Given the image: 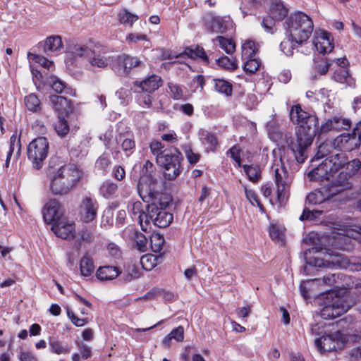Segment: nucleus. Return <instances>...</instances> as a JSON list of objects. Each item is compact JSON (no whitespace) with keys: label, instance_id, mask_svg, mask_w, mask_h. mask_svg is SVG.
<instances>
[{"label":"nucleus","instance_id":"nucleus-1","mask_svg":"<svg viewBox=\"0 0 361 361\" xmlns=\"http://www.w3.org/2000/svg\"><path fill=\"white\" fill-rule=\"evenodd\" d=\"M290 119L297 125L295 140L288 147L298 163L305 162L307 158L308 148L312 143L318 130V118L302 109L300 104L293 105L289 111Z\"/></svg>","mask_w":361,"mask_h":361},{"label":"nucleus","instance_id":"nucleus-2","mask_svg":"<svg viewBox=\"0 0 361 361\" xmlns=\"http://www.w3.org/2000/svg\"><path fill=\"white\" fill-rule=\"evenodd\" d=\"M290 119L297 125L295 140L288 147L298 163L305 162L307 158L308 148L312 143L318 130V118L302 109L300 104L293 105L289 111Z\"/></svg>","mask_w":361,"mask_h":361},{"label":"nucleus","instance_id":"nucleus-3","mask_svg":"<svg viewBox=\"0 0 361 361\" xmlns=\"http://www.w3.org/2000/svg\"><path fill=\"white\" fill-rule=\"evenodd\" d=\"M149 148L156 157L157 164L164 169V178L168 180H175L183 170L181 152L174 146L166 147L159 141L152 142Z\"/></svg>","mask_w":361,"mask_h":361},{"label":"nucleus","instance_id":"nucleus-4","mask_svg":"<svg viewBox=\"0 0 361 361\" xmlns=\"http://www.w3.org/2000/svg\"><path fill=\"white\" fill-rule=\"evenodd\" d=\"M311 253V250L308 249L304 253L305 260L307 264L311 267L329 269H348L350 271H361V257H350L334 252L331 250H327L323 257H308Z\"/></svg>","mask_w":361,"mask_h":361},{"label":"nucleus","instance_id":"nucleus-5","mask_svg":"<svg viewBox=\"0 0 361 361\" xmlns=\"http://www.w3.org/2000/svg\"><path fill=\"white\" fill-rule=\"evenodd\" d=\"M81 178V171L74 164L61 166L51 178L50 189L54 195L68 194Z\"/></svg>","mask_w":361,"mask_h":361},{"label":"nucleus","instance_id":"nucleus-6","mask_svg":"<svg viewBox=\"0 0 361 361\" xmlns=\"http://www.w3.org/2000/svg\"><path fill=\"white\" fill-rule=\"evenodd\" d=\"M285 24L290 37L299 43L306 42L312 35L314 28L312 18L301 11L290 15L286 18Z\"/></svg>","mask_w":361,"mask_h":361},{"label":"nucleus","instance_id":"nucleus-7","mask_svg":"<svg viewBox=\"0 0 361 361\" xmlns=\"http://www.w3.org/2000/svg\"><path fill=\"white\" fill-rule=\"evenodd\" d=\"M317 300L322 306L320 311L321 317L324 319H332L346 312L352 304L345 301L343 297H341L333 291H327L320 293Z\"/></svg>","mask_w":361,"mask_h":361},{"label":"nucleus","instance_id":"nucleus-8","mask_svg":"<svg viewBox=\"0 0 361 361\" xmlns=\"http://www.w3.org/2000/svg\"><path fill=\"white\" fill-rule=\"evenodd\" d=\"M325 285L336 288H342L344 289H351L353 286V282L351 281L350 276L344 274L342 272L331 273L326 274L322 279H313L306 281H302L300 285V290L302 296L305 299H308V290L314 285Z\"/></svg>","mask_w":361,"mask_h":361},{"label":"nucleus","instance_id":"nucleus-9","mask_svg":"<svg viewBox=\"0 0 361 361\" xmlns=\"http://www.w3.org/2000/svg\"><path fill=\"white\" fill-rule=\"evenodd\" d=\"M48 150L49 142L44 137H38L28 145L27 157L32 161L37 169L42 167L43 161L47 157Z\"/></svg>","mask_w":361,"mask_h":361},{"label":"nucleus","instance_id":"nucleus-10","mask_svg":"<svg viewBox=\"0 0 361 361\" xmlns=\"http://www.w3.org/2000/svg\"><path fill=\"white\" fill-rule=\"evenodd\" d=\"M161 86V79L159 76L152 75L140 82L139 87L142 91L137 92V100L140 106L149 108L152 105L151 93Z\"/></svg>","mask_w":361,"mask_h":361},{"label":"nucleus","instance_id":"nucleus-11","mask_svg":"<svg viewBox=\"0 0 361 361\" xmlns=\"http://www.w3.org/2000/svg\"><path fill=\"white\" fill-rule=\"evenodd\" d=\"M274 180L277 188V201L280 206H283L289 196L290 178L286 167L283 164L275 167Z\"/></svg>","mask_w":361,"mask_h":361},{"label":"nucleus","instance_id":"nucleus-12","mask_svg":"<svg viewBox=\"0 0 361 361\" xmlns=\"http://www.w3.org/2000/svg\"><path fill=\"white\" fill-rule=\"evenodd\" d=\"M169 204V202L160 203L159 207L156 203L147 204V210L149 219L154 222V224L159 228H166L172 222L173 216L171 212L166 210L165 207Z\"/></svg>","mask_w":361,"mask_h":361},{"label":"nucleus","instance_id":"nucleus-13","mask_svg":"<svg viewBox=\"0 0 361 361\" xmlns=\"http://www.w3.org/2000/svg\"><path fill=\"white\" fill-rule=\"evenodd\" d=\"M344 343L343 334L340 331L324 335L315 339L314 343L320 353L337 350Z\"/></svg>","mask_w":361,"mask_h":361},{"label":"nucleus","instance_id":"nucleus-14","mask_svg":"<svg viewBox=\"0 0 361 361\" xmlns=\"http://www.w3.org/2000/svg\"><path fill=\"white\" fill-rule=\"evenodd\" d=\"M156 173V167L152 162L149 160H146L145 164L141 168L140 173V180L139 183L137 185V190L138 191L139 195L142 199L144 202H147L148 200H146V197H143L141 193L140 187H143V185H146L150 186L154 185L157 182V179L155 178Z\"/></svg>","mask_w":361,"mask_h":361},{"label":"nucleus","instance_id":"nucleus-15","mask_svg":"<svg viewBox=\"0 0 361 361\" xmlns=\"http://www.w3.org/2000/svg\"><path fill=\"white\" fill-rule=\"evenodd\" d=\"M63 210L59 202L55 199L47 202L42 209L43 219L46 224H54L63 219Z\"/></svg>","mask_w":361,"mask_h":361},{"label":"nucleus","instance_id":"nucleus-16","mask_svg":"<svg viewBox=\"0 0 361 361\" xmlns=\"http://www.w3.org/2000/svg\"><path fill=\"white\" fill-rule=\"evenodd\" d=\"M361 139L355 132L351 133H343L334 140V145L344 152H351L360 147Z\"/></svg>","mask_w":361,"mask_h":361},{"label":"nucleus","instance_id":"nucleus-17","mask_svg":"<svg viewBox=\"0 0 361 361\" xmlns=\"http://www.w3.org/2000/svg\"><path fill=\"white\" fill-rule=\"evenodd\" d=\"M134 67H135V59L126 54L117 56L112 64L113 71L121 76L128 75Z\"/></svg>","mask_w":361,"mask_h":361},{"label":"nucleus","instance_id":"nucleus-18","mask_svg":"<svg viewBox=\"0 0 361 361\" xmlns=\"http://www.w3.org/2000/svg\"><path fill=\"white\" fill-rule=\"evenodd\" d=\"M149 240H150L153 251L159 252L161 249V243H163L164 239L158 235L152 236L151 233L143 234L137 231V249L145 252L147 249Z\"/></svg>","mask_w":361,"mask_h":361},{"label":"nucleus","instance_id":"nucleus-19","mask_svg":"<svg viewBox=\"0 0 361 361\" xmlns=\"http://www.w3.org/2000/svg\"><path fill=\"white\" fill-rule=\"evenodd\" d=\"M206 26L212 32L224 34L227 30L226 20L212 12L204 13L202 18Z\"/></svg>","mask_w":361,"mask_h":361},{"label":"nucleus","instance_id":"nucleus-20","mask_svg":"<svg viewBox=\"0 0 361 361\" xmlns=\"http://www.w3.org/2000/svg\"><path fill=\"white\" fill-rule=\"evenodd\" d=\"M334 173V178H331V191L334 194L340 193L344 190L350 189L352 183L350 182L351 177L344 171L343 169L337 175Z\"/></svg>","mask_w":361,"mask_h":361},{"label":"nucleus","instance_id":"nucleus-21","mask_svg":"<svg viewBox=\"0 0 361 361\" xmlns=\"http://www.w3.org/2000/svg\"><path fill=\"white\" fill-rule=\"evenodd\" d=\"M98 204L95 200L90 197L83 199L80 205V214L82 220L89 223L93 221L97 216Z\"/></svg>","mask_w":361,"mask_h":361},{"label":"nucleus","instance_id":"nucleus-22","mask_svg":"<svg viewBox=\"0 0 361 361\" xmlns=\"http://www.w3.org/2000/svg\"><path fill=\"white\" fill-rule=\"evenodd\" d=\"M51 230L57 237L63 239H72L75 237L74 224L67 222L64 218L52 224Z\"/></svg>","mask_w":361,"mask_h":361},{"label":"nucleus","instance_id":"nucleus-23","mask_svg":"<svg viewBox=\"0 0 361 361\" xmlns=\"http://www.w3.org/2000/svg\"><path fill=\"white\" fill-rule=\"evenodd\" d=\"M308 176L314 181L330 180L331 178H334V172L324 160L317 167L309 172Z\"/></svg>","mask_w":361,"mask_h":361},{"label":"nucleus","instance_id":"nucleus-24","mask_svg":"<svg viewBox=\"0 0 361 361\" xmlns=\"http://www.w3.org/2000/svg\"><path fill=\"white\" fill-rule=\"evenodd\" d=\"M348 158L343 152H340L338 149H334L329 157H327L324 160L329 164L334 173L345 166Z\"/></svg>","mask_w":361,"mask_h":361},{"label":"nucleus","instance_id":"nucleus-25","mask_svg":"<svg viewBox=\"0 0 361 361\" xmlns=\"http://www.w3.org/2000/svg\"><path fill=\"white\" fill-rule=\"evenodd\" d=\"M181 56H187L191 59H200L205 64L209 63V59L204 48L199 45L190 46L184 49L180 54Z\"/></svg>","mask_w":361,"mask_h":361},{"label":"nucleus","instance_id":"nucleus-26","mask_svg":"<svg viewBox=\"0 0 361 361\" xmlns=\"http://www.w3.org/2000/svg\"><path fill=\"white\" fill-rule=\"evenodd\" d=\"M314 46L317 50L323 54L330 53L334 49L331 35L328 32L322 31L317 37Z\"/></svg>","mask_w":361,"mask_h":361},{"label":"nucleus","instance_id":"nucleus-27","mask_svg":"<svg viewBox=\"0 0 361 361\" xmlns=\"http://www.w3.org/2000/svg\"><path fill=\"white\" fill-rule=\"evenodd\" d=\"M101 49L100 44H95L92 49V53L90 54L87 61L92 67L104 68L108 65V59L101 54Z\"/></svg>","mask_w":361,"mask_h":361},{"label":"nucleus","instance_id":"nucleus-28","mask_svg":"<svg viewBox=\"0 0 361 361\" xmlns=\"http://www.w3.org/2000/svg\"><path fill=\"white\" fill-rule=\"evenodd\" d=\"M50 102L61 116L63 114H68L71 109L70 101L63 96L51 95L50 96Z\"/></svg>","mask_w":361,"mask_h":361},{"label":"nucleus","instance_id":"nucleus-29","mask_svg":"<svg viewBox=\"0 0 361 361\" xmlns=\"http://www.w3.org/2000/svg\"><path fill=\"white\" fill-rule=\"evenodd\" d=\"M270 15L276 20H282L288 15V9L281 0H271Z\"/></svg>","mask_w":361,"mask_h":361},{"label":"nucleus","instance_id":"nucleus-30","mask_svg":"<svg viewBox=\"0 0 361 361\" xmlns=\"http://www.w3.org/2000/svg\"><path fill=\"white\" fill-rule=\"evenodd\" d=\"M95 44L90 42L88 44H75L70 48V53L74 58H85L88 59L90 54L92 53V49Z\"/></svg>","mask_w":361,"mask_h":361},{"label":"nucleus","instance_id":"nucleus-31","mask_svg":"<svg viewBox=\"0 0 361 361\" xmlns=\"http://www.w3.org/2000/svg\"><path fill=\"white\" fill-rule=\"evenodd\" d=\"M331 78L337 82L346 84L348 86L354 85L353 80L348 68H338L333 73Z\"/></svg>","mask_w":361,"mask_h":361},{"label":"nucleus","instance_id":"nucleus-32","mask_svg":"<svg viewBox=\"0 0 361 361\" xmlns=\"http://www.w3.org/2000/svg\"><path fill=\"white\" fill-rule=\"evenodd\" d=\"M63 48V42L59 35H51L44 41V51H58Z\"/></svg>","mask_w":361,"mask_h":361},{"label":"nucleus","instance_id":"nucleus-33","mask_svg":"<svg viewBox=\"0 0 361 361\" xmlns=\"http://www.w3.org/2000/svg\"><path fill=\"white\" fill-rule=\"evenodd\" d=\"M200 140L207 150L214 152L218 145L216 135L207 130H202L200 133Z\"/></svg>","mask_w":361,"mask_h":361},{"label":"nucleus","instance_id":"nucleus-34","mask_svg":"<svg viewBox=\"0 0 361 361\" xmlns=\"http://www.w3.org/2000/svg\"><path fill=\"white\" fill-rule=\"evenodd\" d=\"M302 44V43H299L298 41L295 42V39L289 35V37L284 39L283 41L281 42L280 48L286 56H290L293 54V50Z\"/></svg>","mask_w":361,"mask_h":361},{"label":"nucleus","instance_id":"nucleus-35","mask_svg":"<svg viewBox=\"0 0 361 361\" xmlns=\"http://www.w3.org/2000/svg\"><path fill=\"white\" fill-rule=\"evenodd\" d=\"M24 102L29 111L37 112L41 109V102L35 94L31 93L25 97Z\"/></svg>","mask_w":361,"mask_h":361},{"label":"nucleus","instance_id":"nucleus-36","mask_svg":"<svg viewBox=\"0 0 361 361\" xmlns=\"http://www.w3.org/2000/svg\"><path fill=\"white\" fill-rule=\"evenodd\" d=\"M214 82L216 91L226 96L231 95L233 87L229 82L223 79H214Z\"/></svg>","mask_w":361,"mask_h":361},{"label":"nucleus","instance_id":"nucleus-37","mask_svg":"<svg viewBox=\"0 0 361 361\" xmlns=\"http://www.w3.org/2000/svg\"><path fill=\"white\" fill-rule=\"evenodd\" d=\"M135 16L126 8L121 9L117 14V20L125 26L132 27Z\"/></svg>","mask_w":361,"mask_h":361},{"label":"nucleus","instance_id":"nucleus-38","mask_svg":"<svg viewBox=\"0 0 361 361\" xmlns=\"http://www.w3.org/2000/svg\"><path fill=\"white\" fill-rule=\"evenodd\" d=\"M248 179L253 182H257L261 177V170L258 166L247 165L242 166Z\"/></svg>","mask_w":361,"mask_h":361},{"label":"nucleus","instance_id":"nucleus-39","mask_svg":"<svg viewBox=\"0 0 361 361\" xmlns=\"http://www.w3.org/2000/svg\"><path fill=\"white\" fill-rule=\"evenodd\" d=\"M257 51L255 43L253 41H247L242 45V59L243 60L254 58Z\"/></svg>","mask_w":361,"mask_h":361},{"label":"nucleus","instance_id":"nucleus-40","mask_svg":"<svg viewBox=\"0 0 361 361\" xmlns=\"http://www.w3.org/2000/svg\"><path fill=\"white\" fill-rule=\"evenodd\" d=\"M269 233L271 240L278 243L284 244V232L282 228L277 225L271 224L269 226Z\"/></svg>","mask_w":361,"mask_h":361},{"label":"nucleus","instance_id":"nucleus-41","mask_svg":"<svg viewBox=\"0 0 361 361\" xmlns=\"http://www.w3.org/2000/svg\"><path fill=\"white\" fill-rule=\"evenodd\" d=\"M214 40L219 42L220 47L228 54H231L235 51V44L231 39H228L223 36H218Z\"/></svg>","mask_w":361,"mask_h":361},{"label":"nucleus","instance_id":"nucleus-42","mask_svg":"<svg viewBox=\"0 0 361 361\" xmlns=\"http://www.w3.org/2000/svg\"><path fill=\"white\" fill-rule=\"evenodd\" d=\"M326 200L322 191L316 190L310 192L305 200V205H315L322 203Z\"/></svg>","mask_w":361,"mask_h":361},{"label":"nucleus","instance_id":"nucleus-43","mask_svg":"<svg viewBox=\"0 0 361 361\" xmlns=\"http://www.w3.org/2000/svg\"><path fill=\"white\" fill-rule=\"evenodd\" d=\"M117 189L118 186L116 183L105 181L102 184L99 188V192L104 197L109 198L116 193Z\"/></svg>","mask_w":361,"mask_h":361},{"label":"nucleus","instance_id":"nucleus-44","mask_svg":"<svg viewBox=\"0 0 361 361\" xmlns=\"http://www.w3.org/2000/svg\"><path fill=\"white\" fill-rule=\"evenodd\" d=\"M49 344L51 350L56 354H66L70 352V348L64 347L63 343L57 339H49Z\"/></svg>","mask_w":361,"mask_h":361},{"label":"nucleus","instance_id":"nucleus-45","mask_svg":"<svg viewBox=\"0 0 361 361\" xmlns=\"http://www.w3.org/2000/svg\"><path fill=\"white\" fill-rule=\"evenodd\" d=\"M54 129L59 136L65 137L69 133V126L66 120L59 116V120L54 125Z\"/></svg>","mask_w":361,"mask_h":361},{"label":"nucleus","instance_id":"nucleus-46","mask_svg":"<svg viewBox=\"0 0 361 361\" xmlns=\"http://www.w3.org/2000/svg\"><path fill=\"white\" fill-rule=\"evenodd\" d=\"M331 66V61L327 58H322L319 61L314 63V70L320 75H326L330 66Z\"/></svg>","mask_w":361,"mask_h":361},{"label":"nucleus","instance_id":"nucleus-47","mask_svg":"<svg viewBox=\"0 0 361 361\" xmlns=\"http://www.w3.org/2000/svg\"><path fill=\"white\" fill-rule=\"evenodd\" d=\"M360 167L361 161L357 159H355L350 161H346L342 169L352 177L360 170Z\"/></svg>","mask_w":361,"mask_h":361},{"label":"nucleus","instance_id":"nucleus-48","mask_svg":"<svg viewBox=\"0 0 361 361\" xmlns=\"http://www.w3.org/2000/svg\"><path fill=\"white\" fill-rule=\"evenodd\" d=\"M111 165L110 155L108 154H102L96 161L95 168L97 170L102 171L103 173L107 171V169Z\"/></svg>","mask_w":361,"mask_h":361},{"label":"nucleus","instance_id":"nucleus-49","mask_svg":"<svg viewBox=\"0 0 361 361\" xmlns=\"http://www.w3.org/2000/svg\"><path fill=\"white\" fill-rule=\"evenodd\" d=\"M140 263L144 271H152L156 265V257L153 255H145L140 257Z\"/></svg>","mask_w":361,"mask_h":361},{"label":"nucleus","instance_id":"nucleus-50","mask_svg":"<svg viewBox=\"0 0 361 361\" xmlns=\"http://www.w3.org/2000/svg\"><path fill=\"white\" fill-rule=\"evenodd\" d=\"M334 149H336V148L334 147L331 143L324 142L319 146L315 158L317 159L322 158L326 159L327 157L330 156Z\"/></svg>","mask_w":361,"mask_h":361},{"label":"nucleus","instance_id":"nucleus-51","mask_svg":"<svg viewBox=\"0 0 361 361\" xmlns=\"http://www.w3.org/2000/svg\"><path fill=\"white\" fill-rule=\"evenodd\" d=\"M216 61L218 66L226 70L234 71L238 68L235 61L231 60L226 56L217 59Z\"/></svg>","mask_w":361,"mask_h":361},{"label":"nucleus","instance_id":"nucleus-52","mask_svg":"<svg viewBox=\"0 0 361 361\" xmlns=\"http://www.w3.org/2000/svg\"><path fill=\"white\" fill-rule=\"evenodd\" d=\"M246 61L243 66V70L247 74L252 75L255 73L259 68L261 62L255 58L245 59Z\"/></svg>","mask_w":361,"mask_h":361},{"label":"nucleus","instance_id":"nucleus-53","mask_svg":"<svg viewBox=\"0 0 361 361\" xmlns=\"http://www.w3.org/2000/svg\"><path fill=\"white\" fill-rule=\"evenodd\" d=\"M106 250L108 255L115 259H118L122 257V250L121 247L114 242H111L107 244Z\"/></svg>","mask_w":361,"mask_h":361},{"label":"nucleus","instance_id":"nucleus-54","mask_svg":"<svg viewBox=\"0 0 361 361\" xmlns=\"http://www.w3.org/2000/svg\"><path fill=\"white\" fill-rule=\"evenodd\" d=\"M95 267L94 264L93 259L86 255L80 262V271H94Z\"/></svg>","mask_w":361,"mask_h":361},{"label":"nucleus","instance_id":"nucleus-55","mask_svg":"<svg viewBox=\"0 0 361 361\" xmlns=\"http://www.w3.org/2000/svg\"><path fill=\"white\" fill-rule=\"evenodd\" d=\"M339 119L337 118V116H334L331 119H329L324 123H323L320 128L321 133H326L331 130H338L339 123Z\"/></svg>","mask_w":361,"mask_h":361},{"label":"nucleus","instance_id":"nucleus-56","mask_svg":"<svg viewBox=\"0 0 361 361\" xmlns=\"http://www.w3.org/2000/svg\"><path fill=\"white\" fill-rule=\"evenodd\" d=\"M116 95L122 104H127L130 101H132L131 91L127 88H121L116 92Z\"/></svg>","mask_w":361,"mask_h":361},{"label":"nucleus","instance_id":"nucleus-57","mask_svg":"<svg viewBox=\"0 0 361 361\" xmlns=\"http://www.w3.org/2000/svg\"><path fill=\"white\" fill-rule=\"evenodd\" d=\"M168 86L170 90L169 94L173 99L178 100L182 98L183 91L178 85L173 82H169Z\"/></svg>","mask_w":361,"mask_h":361},{"label":"nucleus","instance_id":"nucleus-58","mask_svg":"<svg viewBox=\"0 0 361 361\" xmlns=\"http://www.w3.org/2000/svg\"><path fill=\"white\" fill-rule=\"evenodd\" d=\"M322 214V211L312 209L310 210L306 206L302 212V214L300 216V221L305 220H312L317 216V215H320Z\"/></svg>","mask_w":361,"mask_h":361},{"label":"nucleus","instance_id":"nucleus-59","mask_svg":"<svg viewBox=\"0 0 361 361\" xmlns=\"http://www.w3.org/2000/svg\"><path fill=\"white\" fill-rule=\"evenodd\" d=\"M245 196L247 200L254 205L255 202H256L258 207L260 209V210H264V207L262 204L259 202V200L257 199V196L256 193L252 190H248L245 186Z\"/></svg>","mask_w":361,"mask_h":361},{"label":"nucleus","instance_id":"nucleus-60","mask_svg":"<svg viewBox=\"0 0 361 361\" xmlns=\"http://www.w3.org/2000/svg\"><path fill=\"white\" fill-rule=\"evenodd\" d=\"M32 59L35 63H39L42 67L48 70H49L54 66V63L51 61L48 60L47 58L41 55L33 54Z\"/></svg>","mask_w":361,"mask_h":361},{"label":"nucleus","instance_id":"nucleus-61","mask_svg":"<svg viewBox=\"0 0 361 361\" xmlns=\"http://www.w3.org/2000/svg\"><path fill=\"white\" fill-rule=\"evenodd\" d=\"M143 47V50L152 47V43L146 35H137V47Z\"/></svg>","mask_w":361,"mask_h":361},{"label":"nucleus","instance_id":"nucleus-62","mask_svg":"<svg viewBox=\"0 0 361 361\" xmlns=\"http://www.w3.org/2000/svg\"><path fill=\"white\" fill-rule=\"evenodd\" d=\"M148 214H145L144 212L140 214L138 219H139V223L140 224V227L142 231H143L145 233H151L150 229V224L148 220Z\"/></svg>","mask_w":361,"mask_h":361},{"label":"nucleus","instance_id":"nucleus-63","mask_svg":"<svg viewBox=\"0 0 361 361\" xmlns=\"http://www.w3.org/2000/svg\"><path fill=\"white\" fill-rule=\"evenodd\" d=\"M51 87L57 93L67 92L68 90L66 84L56 78L52 80Z\"/></svg>","mask_w":361,"mask_h":361},{"label":"nucleus","instance_id":"nucleus-64","mask_svg":"<svg viewBox=\"0 0 361 361\" xmlns=\"http://www.w3.org/2000/svg\"><path fill=\"white\" fill-rule=\"evenodd\" d=\"M276 20L273 16L269 15L263 18L262 25L267 32L273 33Z\"/></svg>","mask_w":361,"mask_h":361}]
</instances>
